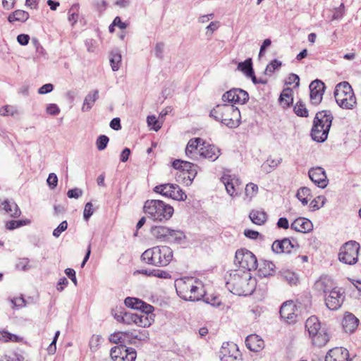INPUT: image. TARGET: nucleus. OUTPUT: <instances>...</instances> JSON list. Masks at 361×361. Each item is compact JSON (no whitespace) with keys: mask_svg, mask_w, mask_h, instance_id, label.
I'll return each mask as SVG.
<instances>
[{"mask_svg":"<svg viewBox=\"0 0 361 361\" xmlns=\"http://www.w3.org/2000/svg\"><path fill=\"white\" fill-rule=\"evenodd\" d=\"M256 280L248 271L235 270L230 274L226 286L231 293L238 295H247L255 290Z\"/></svg>","mask_w":361,"mask_h":361,"instance_id":"nucleus-1","label":"nucleus"},{"mask_svg":"<svg viewBox=\"0 0 361 361\" xmlns=\"http://www.w3.org/2000/svg\"><path fill=\"white\" fill-rule=\"evenodd\" d=\"M176 293L185 300L198 301L205 295L204 285L193 277H183L175 281Z\"/></svg>","mask_w":361,"mask_h":361,"instance_id":"nucleus-2","label":"nucleus"},{"mask_svg":"<svg viewBox=\"0 0 361 361\" xmlns=\"http://www.w3.org/2000/svg\"><path fill=\"white\" fill-rule=\"evenodd\" d=\"M209 116L228 128H237L240 123V112L233 104H217L209 113Z\"/></svg>","mask_w":361,"mask_h":361,"instance_id":"nucleus-3","label":"nucleus"},{"mask_svg":"<svg viewBox=\"0 0 361 361\" xmlns=\"http://www.w3.org/2000/svg\"><path fill=\"white\" fill-rule=\"evenodd\" d=\"M141 259L145 263L155 267L167 266L173 259V251L171 247L155 246L146 250L141 255Z\"/></svg>","mask_w":361,"mask_h":361,"instance_id":"nucleus-4","label":"nucleus"},{"mask_svg":"<svg viewBox=\"0 0 361 361\" xmlns=\"http://www.w3.org/2000/svg\"><path fill=\"white\" fill-rule=\"evenodd\" d=\"M333 116L329 111H319L314 119L311 136L314 141L324 142L331 126Z\"/></svg>","mask_w":361,"mask_h":361,"instance_id":"nucleus-5","label":"nucleus"},{"mask_svg":"<svg viewBox=\"0 0 361 361\" xmlns=\"http://www.w3.org/2000/svg\"><path fill=\"white\" fill-rule=\"evenodd\" d=\"M144 211L152 219L159 221L169 219L173 214V207L158 200H147Z\"/></svg>","mask_w":361,"mask_h":361,"instance_id":"nucleus-6","label":"nucleus"},{"mask_svg":"<svg viewBox=\"0 0 361 361\" xmlns=\"http://www.w3.org/2000/svg\"><path fill=\"white\" fill-rule=\"evenodd\" d=\"M305 329L314 345L320 348L329 341V336L326 329L322 328L321 323L317 317L311 316L306 320Z\"/></svg>","mask_w":361,"mask_h":361,"instance_id":"nucleus-7","label":"nucleus"},{"mask_svg":"<svg viewBox=\"0 0 361 361\" xmlns=\"http://www.w3.org/2000/svg\"><path fill=\"white\" fill-rule=\"evenodd\" d=\"M334 97L337 104L344 109H353L357 100L353 90L348 82L338 83L334 90Z\"/></svg>","mask_w":361,"mask_h":361,"instance_id":"nucleus-8","label":"nucleus"},{"mask_svg":"<svg viewBox=\"0 0 361 361\" xmlns=\"http://www.w3.org/2000/svg\"><path fill=\"white\" fill-rule=\"evenodd\" d=\"M360 245L356 241L350 240L343 245L339 250L338 259L340 262L353 265L358 260Z\"/></svg>","mask_w":361,"mask_h":361,"instance_id":"nucleus-9","label":"nucleus"},{"mask_svg":"<svg viewBox=\"0 0 361 361\" xmlns=\"http://www.w3.org/2000/svg\"><path fill=\"white\" fill-rule=\"evenodd\" d=\"M234 263L240 270H254L257 267V260L255 255L248 250L240 249L235 252Z\"/></svg>","mask_w":361,"mask_h":361,"instance_id":"nucleus-10","label":"nucleus"},{"mask_svg":"<svg viewBox=\"0 0 361 361\" xmlns=\"http://www.w3.org/2000/svg\"><path fill=\"white\" fill-rule=\"evenodd\" d=\"M141 334L142 336H139L134 332L130 331L116 332L110 335L109 341L111 343H119L123 345H126V344H135L137 341H141L145 338H148V332L145 331Z\"/></svg>","mask_w":361,"mask_h":361,"instance_id":"nucleus-11","label":"nucleus"},{"mask_svg":"<svg viewBox=\"0 0 361 361\" xmlns=\"http://www.w3.org/2000/svg\"><path fill=\"white\" fill-rule=\"evenodd\" d=\"M154 191L178 201H183L187 198L185 193L176 184L165 183L157 185L154 187Z\"/></svg>","mask_w":361,"mask_h":361,"instance_id":"nucleus-12","label":"nucleus"},{"mask_svg":"<svg viewBox=\"0 0 361 361\" xmlns=\"http://www.w3.org/2000/svg\"><path fill=\"white\" fill-rule=\"evenodd\" d=\"M123 323L130 325L135 324L140 327H148L154 322L153 315H148L145 313H133L125 312Z\"/></svg>","mask_w":361,"mask_h":361,"instance_id":"nucleus-13","label":"nucleus"},{"mask_svg":"<svg viewBox=\"0 0 361 361\" xmlns=\"http://www.w3.org/2000/svg\"><path fill=\"white\" fill-rule=\"evenodd\" d=\"M110 355L114 361H135L137 353L133 348L120 345L111 348Z\"/></svg>","mask_w":361,"mask_h":361,"instance_id":"nucleus-14","label":"nucleus"},{"mask_svg":"<svg viewBox=\"0 0 361 361\" xmlns=\"http://www.w3.org/2000/svg\"><path fill=\"white\" fill-rule=\"evenodd\" d=\"M221 180L225 186L227 193L231 197L238 195V190L241 185L240 178L235 174L224 172Z\"/></svg>","mask_w":361,"mask_h":361,"instance_id":"nucleus-15","label":"nucleus"},{"mask_svg":"<svg viewBox=\"0 0 361 361\" xmlns=\"http://www.w3.org/2000/svg\"><path fill=\"white\" fill-rule=\"evenodd\" d=\"M221 361H242L237 345L233 343H224L219 351Z\"/></svg>","mask_w":361,"mask_h":361,"instance_id":"nucleus-16","label":"nucleus"},{"mask_svg":"<svg viewBox=\"0 0 361 361\" xmlns=\"http://www.w3.org/2000/svg\"><path fill=\"white\" fill-rule=\"evenodd\" d=\"M248 99V93L240 88H233L222 95L223 102L238 104H244Z\"/></svg>","mask_w":361,"mask_h":361,"instance_id":"nucleus-17","label":"nucleus"},{"mask_svg":"<svg viewBox=\"0 0 361 361\" xmlns=\"http://www.w3.org/2000/svg\"><path fill=\"white\" fill-rule=\"evenodd\" d=\"M325 85L319 80L312 81L310 85V101L312 104L318 105L322 100Z\"/></svg>","mask_w":361,"mask_h":361,"instance_id":"nucleus-18","label":"nucleus"},{"mask_svg":"<svg viewBox=\"0 0 361 361\" xmlns=\"http://www.w3.org/2000/svg\"><path fill=\"white\" fill-rule=\"evenodd\" d=\"M124 303L128 307L140 310V313L152 315V313L154 311V307L151 305L147 304L138 298L128 297L125 299Z\"/></svg>","mask_w":361,"mask_h":361,"instance_id":"nucleus-19","label":"nucleus"},{"mask_svg":"<svg viewBox=\"0 0 361 361\" xmlns=\"http://www.w3.org/2000/svg\"><path fill=\"white\" fill-rule=\"evenodd\" d=\"M296 306L292 301H286L280 308V315L286 322L292 324L296 321Z\"/></svg>","mask_w":361,"mask_h":361,"instance_id":"nucleus-20","label":"nucleus"},{"mask_svg":"<svg viewBox=\"0 0 361 361\" xmlns=\"http://www.w3.org/2000/svg\"><path fill=\"white\" fill-rule=\"evenodd\" d=\"M298 245L295 241L288 238H283L281 240H275L271 246L273 252L277 254L290 253L293 249L298 247Z\"/></svg>","mask_w":361,"mask_h":361,"instance_id":"nucleus-21","label":"nucleus"},{"mask_svg":"<svg viewBox=\"0 0 361 361\" xmlns=\"http://www.w3.org/2000/svg\"><path fill=\"white\" fill-rule=\"evenodd\" d=\"M309 177L312 182L321 188L326 187L328 183L325 171L322 167L312 168L309 171Z\"/></svg>","mask_w":361,"mask_h":361,"instance_id":"nucleus-22","label":"nucleus"},{"mask_svg":"<svg viewBox=\"0 0 361 361\" xmlns=\"http://www.w3.org/2000/svg\"><path fill=\"white\" fill-rule=\"evenodd\" d=\"M343 301V295L336 288L329 292V295L325 299L326 307L331 310H338Z\"/></svg>","mask_w":361,"mask_h":361,"instance_id":"nucleus-23","label":"nucleus"},{"mask_svg":"<svg viewBox=\"0 0 361 361\" xmlns=\"http://www.w3.org/2000/svg\"><path fill=\"white\" fill-rule=\"evenodd\" d=\"M220 156V149L214 145L202 142L199 150V157L208 159L211 161L216 160Z\"/></svg>","mask_w":361,"mask_h":361,"instance_id":"nucleus-24","label":"nucleus"},{"mask_svg":"<svg viewBox=\"0 0 361 361\" xmlns=\"http://www.w3.org/2000/svg\"><path fill=\"white\" fill-rule=\"evenodd\" d=\"M349 353L346 348L336 347L330 350L325 357V361H350Z\"/></svg>","mask_w":361,"mask_h":361,"instance_id":"nucleus-25","label":"nucleus"},{"mask_svg":"<svg viewBox=\"0 0 361 361\" xmlns=\"http://www.w3.org/2000/svg\"><path fill=\"white\" fill-rule=\"evenodd\" d=\"M203 140L200 137L190 139L185 148V154L188 157L196 160L199 158V150L202 147Z\"/></svg>","mask_w":361,"mask_h":361,"instance_id":"nucleus-26","label":"nucleus"},{"mask_svg":"<svg viewBox=\"0 0 361 361\" xmlns=\"http://www.w3.org/2000/svg\"><path fill=\"white\" fill-rule=\"evenodd\" d=\"M245 345L251 351L259 352L264 347L262 338L257 334H250L245 339Z\"/></svg>","mask_w":361,"mask_h":361,"instance_id":"nucleus-27","label":"nucleus"},{"mask_svg":"<svg viewBox=\"0 0 361 361\" xmlns=\"http://www.w3.org/2000/svg\"><path fill=\"white\" fill-rule=\"evenodd\" d=\"M290 228L298 232L307 233L312 230L313 225L310 220L300 217L292 222Z\"/></svg>","mask_w":361,"mask_h":361,"instance_id":"nucleus-28","label":"nucleus"},{"mask_svg":"<svg viewBox=\"0 0 361 361\" xmlns=\"http://www.w3.org/2000/svg\"><path fill=\"white\" fill-rule=\"evenodd\" d=\"M334 287V282L331 279L327 276H322L314 283V289L318 292L325 293H329Z\"/></svg>","mask_w":361,"mask_h":361,"instance_id":"nucleus-29","label":"nucleus"},{"mask_svg":"<svg viewBox=\"0 0 361 361\" xmlns=\"http://www.w3.org/2000/svg\"><path fill=\"white\" fill-rule=\"evenodd\" d=\"M359 324V320L356 317L350 312H346L344 314L342 322L343 327L346 333H353L357 329Z\"/></svg>","mask_w":361,"mask_h":361,"instance_id":"nucleus-30","label":"nucleus"},{"mask_svg":"<svg viewBox=\"0 0 361 361\" xmlns=\"http://www.w3.org/2000/svg\"><path fill=\"white\" fill-rule=\"evenodd\" d=\"M259 273L264 277L273 276L276 273V266L271 261L264 260L259 264Z\"/></svg>","mask_w":361,"mask_h":361,"instance_id":"nucleus-31","label":"nucleus"},{"mask_svg":"<svg viewBox=\"0 0 361 361\" xmlns=\"http://www.w3.org/2000/svg\"><path fill=\"white\" fill-rule=\"evenodd\" d=\"M249 217L253 224L261 226L267 221L268 216L262 209H253L250 212Z\"/></svg>","mask_w":361,"mask_h":361,"instance_id":"nucleus-32","label":"nucleus"},{"mask_svg":"<svg viewBox=\"0 0 361 361\" xmlns=\"http://www.w3.org/2000/svg\"><path fill=\"white\" fill-rule=\"evenodd\" d=\"M166 243L181 244L185 238L184 233L180 230L169 229Z\"/></svg>","mask_w":361,"mask_h":361,"instance_id":"nucleus-33","label":"nucleus"},{"mask_svg":"<svg viewBox=\"0 0 361 361\" xmlns=\"http://www.w3.org/2000/svg\"><path fill=\"white\" fill-rule=\"evenodd\" d=\"M2 208L12 217H18L21 214V212L17 204L13 202H10L8 200H6L2 202Z\"/></svg>","mask_w":361,"mask_h":361,"instance_id":"nucleus-34","label":"nucleus"},{"mask_svg":"<svg viewBox=\"0 0 361 361\" xmlns=\"http://www.w3.org/2000/svg\"><path fill=\"white\" fill-rule=\"evenodd\" d=\"M169 228L162 226H154L151 228V233L154 238L161 242H166Z\"/></svg>","mask_w":361,"mask_h":361,"instance_id":"nucleus-35","label":"nucleus"},{"mask_svg":"<svg viewBox=\"0 0 361 361\" xmlns=\"http://www.w3.org/2000/svg\"><path fill=\"white\" fill-rule=\"evenodd\" d=\"M99 97V91L94 90L90 92L85 98L83 105L82 106V111L84 112L89 111L93 106L94 102Z\"/></svg>","mask_w":361,"mask_h":361,"instance_id":"nucleus-36","label":"nucleus"},{"mask_svg":"<svg viewBox=\"0 0 361 361\" xmlns=\"http://www.w3.org/2000/svg\"><path fill=\"white\" fill-rule=\"evenodd\" d=\"M293 102V90L290 88L284 89L280 97H279V103L282 106L283 108H287L292 104Z\"/></svg>","mask_w":361,"mask_h":361,"instance_id":"nucleus-37","label":"nucleus"},{"mask_svg":"<svg viewBox=\"0 0 361 361\" xmlns=\"http://www.w3.org/2000/svg\"><path fill=\"white\" fill-rule=\"evenodd\" d=\"M29 18V13L23 10H16L10 14L8 17V20L10 23L14 21L25 22Z\"/></svg>","mask_w":361,"mask_h":361,"instance_id":"nucleus-38","label":"nucleus"},{"mask_svg":"<svg viewBox=\"0 0 361 361\" xmlns=\"http://www.w3.org/2000/svg\"><path fill=\"white\" fill-rule=\"evenodd\" d=\"M296 197L303 205H306L311 197L310 190L306 187L300 188L297 192Z\"/></svg>","mask_w":361,"mask_h":361,"instance_id":"nucleus-39","label":"nucleus"},{"mask_svg":"<svg viewBox=\"0 0 361 361\" xmlns=\"http://www.w3.org/2000/svg\"><path fill=\"white\" fill-rule=\"evenodd\" d=\"M238 69L243 72L246 76L253 75L252 59L249 58L238 65Z\"/></svg>","mask_w":361,"mask_h":361,"instance_id":"nucleus-40","label":"nucleus"},{"mask_svg":"<svg viewBox=\"0 0 361 361\" xmlns=\"http://www.w3.org/2000/svg\"><path fill=\"white\" fill-rule=\"evenodd\" d=\"M281 162V159H272L269 158L262 165V170L266 173H270L275 168H276Z\"/></svg>","mask_w":361,"mask_h":361,"instance_id":"nucleus-41","label":"nucleus"},{"mask_svg":"<svg viewBox=\"0 0 361 361\" xmlns=\"http://www.w3.org/2000/svg\"><path fill=\"white\" fill-rule=\"evenodd\" d=\"M121 55L116 51L111 53L110 63L113 71H117L120 68Z\"/></svg>","mask_w":361,"mask_h":361,"instance_id":"nucleus-42","label":"nucleus"},{"mask_svg":"<svg viewBox=\"0 0 361 361\" xmlns=\"http://www.w3.org/2000/svg\"><path fill=\"white\" fill-rule=\"evenodd\" d=\"M293 111L295 114L301 117H307L308 111L305 106V104L301 100H299L296 102L293 107Z\"/></svg>","mask_w":361,"mask_h":361,"instance_id":"nucleus-43","label":"nucleus"},{"mask_svg":"<svg viewBox=\"0 0 361 361\" xmlns=\"http://www.w3.org/2000/svg\"><path fill=\"white\" fill-rule=\"evenodd\" d=\"M19 114L18 109L10 105H6L0 108V115L3 116H11L15 117Z\"/></svg>","mask_w":361,"mask_h":361,"instance_id":"nucleus-44","label":"nucleus"},{"mask_svg":"<svg viewBox=\"0 0 361 361\" xmlns=\"http://www.w3.org/2000/svg\"><path fill=\"white\" fill-rule=\"evenodd\" d=\"M281 276L288 282L290 284H295L298 281V278L294 272L289 270H283L280 271Z\"/></svg>","mask_w":361,"mask_h":361,"instance_id":"nucleus-45","label":"nucleus"},{"mask_svg":"<svg viewBox=\"0 0 361 361\" xmlns=\"http://www.w3.org/2000/svg\"><path fill=\"white\" fill-rule=\"evenodd\" d=\"M282 66L281 61L274 59L266 67L265 74L271 75L276 70H279Z\"/></svg>","mask_w":361,"mask_h":361,"instance_id":"nucleus-46","label":"nucleus"},{"mask_svg":"<svg viewBox=\"0 0 361 361\" xmlns=\"http://www.w3.org/2000/svg\"><path fill=\"white\" fill-rule=\"evenodd\" d=\"M30 223V220H11L6 223V228L8 230H13L24 225L29 224Z\"/></svg>","mask_w":361,"mask_h":361,"instance_id":"nucleus-47","label":"nucleus"},{"mask_svg":"<svg viewBox=\"0 0 361 361\" xmlns=\"http://www.w3.org/2000/svg\"><path fill=\"white\" fill-rule=\"evenodd\" d=\"M326 201V198L323 195H319L314 198L310 203L312 210H317L322 207Z\"/></svg>","mask_w":361,"mask_h":361,"instance_id":"nucleus-48","label":"nucleus"},{"mask_svg":"<svg viewBox=\"0 0 361 361\" xmlns=\"http://www.w3.org/2000/svg\"><path fill=\"white\" fill-rule=\"evenodd\" d=\"M103 341L102 338L99 335H93L90 340V348L91 350L96 351Z\"/></svg>","mask_w":361,"mask_h":361,"instance_id":"nucleus-49","label":"nucleus"},{"mask_svg":"<svg viewBox=\"0 0 361 361\" xmlns=\"http://www.w3.org/2000/svg\"><path fill=\"white\" fill-rule=\"evenodd\" d=\"M109 141V137L105 135H99L96 140V146L98 150H104Z\"/></svg>","mask_w":361,"mask_h":361,"instance_id":"nucleus-50","label":"nucleus"},{"mask_svg":"<svg viewBox=\"0 0 361 361\" xmlns=\"http://www.w3.org/2000/svg\"><path fill=\"white\" fill-rule=\"evenodd\" d=\"M258 192V186L252 183L246 185L245 192L247 197L252 198L255 196Z\"/></svg>","mask_w":361,"mask_h":361,"instance_id":"nucleus-51","label":"nucleus"},{"mask_svg":"<svg viewBox=\"0 0 361 361\" xmlns=\"http://www.w3.org/2000/svg\"><path fill=\"white\" fill-rule=\"evenodd\" d=\"M0 341H4L5 342L9 341L18 342L20 339L18 336L15 334H10L7 331H1L0 332Z\"/></svg>","mask_w":361,"mask_h":361,"instance_id":"nucleus-52","label":"nucleus"},{"mask_svg":"<svg viewBox=\"0 0 361 361\" xmlns=\"http://www.w3.org/2000/svg\"><path fill=\"white\" fill-rule=\"evenodd\" d=\"M16 267L18 270L27 271L30 269L29 259L27 258L20 259L16 264Z\"/></svg>","mask_w":361,"mask_h":361,"instance_id":"nucleus-53","label":"nucleus"},{"mask_svg":"<svg viewBox=\"0 0 361 361\" xmlns=\"http://www.w3.org/2000/svg\"><path fill=\"white\" fill-rule=\"evenodd\" d=\"M68 228V223L66 221H62L53 231V235L59 238L61 233L65 231Z\"/></svg>","mask_w":361,"mask_h":361,"instance_id":"nucleus-54","label":"nucleus"},{"mask_svg":"<svg viewBox=\"0 0 361 361\" xmlns=\"http://www.w3.org/2000/svg\"><path fill=\"white\" fill-rule=\"evenodd\" d=\"M195 168V166L192 163L187 161H183L182 170L188 171L190 174H192L193 176V178L197 173V171Z\"/></svg>","mask_w":361,"mask_h":361,"instance_id":"nucleus-55","label":"nucleus"},{"mask_svg":"<svg viewBox=\"0 0 361 361\" xmlns=\"http://www.w3.org/2000/svg\"><path fill=\"white\" fill-rule=\"evenodd\" d=\"M47 185L50 189H54L58 184V177L54 173H49L47 180Z\"/></svg>","mask_w":361,"mask_h":361,"instance_id":"nucleus-56","label":"nucleus"},{"mask_svg":"<svg viewBox=\"0 0 361 361\" xmlns=\"http://www.w3.org/2000/svg\"><path fill=\"white\" fill-rule=\"evenodd\" d=\"M93 213L94 209L92 204L91 202H87L85 206L83 212L84 219L87 221L90 219V217L93 214Z\"/></svg>","mask_w":361,"mask_h":361,"instance_id":"nucleus-57","label":"nucleus"},{"mask_svg":"<svg viewBox=\"0 0 361 361\" xmlns=\"http://www.w3.org/2000/svg\"><path fill=\"white\" fill-rule=\"evenodd\" d=\"M147 124L149 126H152L155 131L161 128L160 125L158 124V121L154 116H149L147 118Z\"/></svg>","mask_w":361,"mask_h":361,"instance_id":"nucleus-58","label":"nucleus"},{"mask_svg":"<svg viewBox=\"0 0 361 361\" xmlns=\"http://www.w3.org/2000/svg\"><path fill=\"white\" fill-rule=\"evenodd\" d=\"M46 111L51 116H56L60 113L59 107L55 104H50L47 106Z\"/></svg>","mask_w":361,"mask_h":361,"instance_id":"nucleus-59","label":"nucleus"},{"mask_svg":"<svg viewBox=\"0 0 361 361\" xmlns=\"http://www.w3.org/2000/svg\"><path fill=\"white\" fill-rule=\"evenodd\" d=\"M59 335H60V331H57L55 333V335H54V339H53L52 342L51 343V344L49 345V346L47 348V350H48L49 353L51 354V355L54 354L55 352H56V341H57L58 337L59 336Z\"/></svg>","mask_w":361,"mask_h":361,"instance_id":"nucleus-60","label":"nucleus"},{"mask_svg":"<svg viewBox=\"0 0 361 361\" xmlns=\"http://www.w3.org/2000/svg\"><path fill=\"white\" fill-rule=\"evenodd\" d=\"M82 195V190L79 188H74L69 190L67 192V196L69 198L78 199Z\"/></svg>","mask_w":361,"mask_h":361,"instance_id":"nucleus-61","label":"nucleus"},{"mask_svg":"<svg viewBox=\"0 0 361 361\" xmlns=\"http://www.w3.org/2000/svg\"><path fill=\"white\" fill-rule=\"evenodd\" d=\"M124 312H125L121 309L113 310L112 315L114 316V319H116L117 322L123 323Z\"/></svg>","mask_w":361,"mask_h":361,"instance_id":"nucleus-62","label":"nucleus"},{"mask_svg":"<svg viewBox=\"0 0 361 361\" xmlns=\"http://www.w3.org/2000/svg\"><path fill=\"white\" fill-rule=\"evenodd\" d=\"M53 90L54 85L51 83H47L39 88L38 93L40 94H44L52 92Z\"/></svg>","mask_w":361,"mask_h":361,"instance_id":"nucleus-63","label":"nucleus"},{"mask_svg":"<svg viewBox=\"0 0 361 361\" xmlns=\"http://www.w3.org/2000/svg\"><path fill=\"white\" fill-rule=\"evenodd\" d=\"M164 44L162 42L157 43L155 46V56L161 59L163 57Z\"/></svg>","mask_w":361,"mask_h":361,"instance_id":"nucleus-64","label":"nucleus"}]
</instances>
